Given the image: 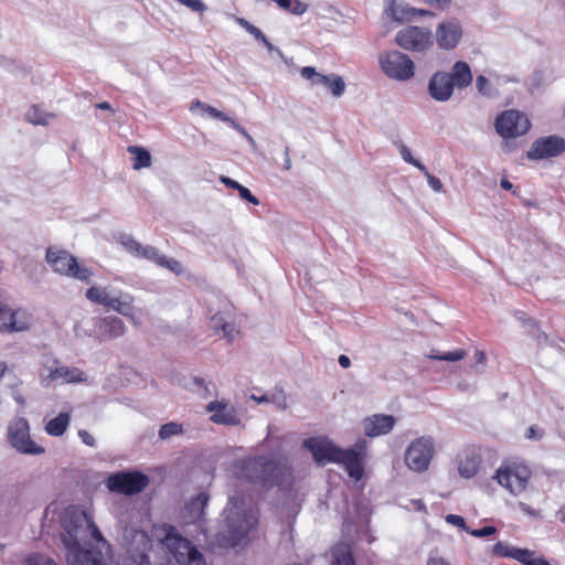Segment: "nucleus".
Listing matches in <instances>:
<instances>
[{"label":"nucleus","instance_id":"22","mask_svg":"<svg viewBox=\"0 0 565 565\" xmlns=\"http://www.w3.org/2000/svg\"><path fill=\"white\" fill-rule=\"evenodd\" d=\"M462 38V28L458 20L451 19L438 24L436 29V41L440 49H455Z\"/></svg>","mask_w":565,"mask_h":565},{"label":"nucleus","instance_id":"11","mask_svg":"<svg viewBox=\"0 0 565 565\" xmlns=\"http://www.w3.org/2000/svg\"><path fill=\"white\" fill-rule=\"evenodd\" d=\"M126 555L120 565H148V552L152 547V540L139 530L126 529L124 532Z\"/></svg>","mask_w":565,"mask_h":565},{"label":"nucleus","instance_id":"31","mask_svg":"<svg viewBox=\"0 0 565 565\" xmlns=\"http://www.w3.org/2000/svg\"><path fill=\"white\" fill-rule=\"evenodd\" d=\"M385 12L394 21H409L414 17L434 15L425 9H415L397 4L396 0H385Z\"/></svg>","mask_w":565,"mask_h":565},{"label":"nucleus","instance_id":"58","mask_svg":"<svg viewBox=\"0 0 565 565\" xmlns=\"http://www.w3.org/2000/svg\"><path fill=\"white\" fill-rule=\"evenodd\" d=\"M134 310H135V308H134V301H131V302L129 303L128 313H127V315H122V316H124V317H127V318H128V319H129L134 324H139V323H140V321H139V319L135 316Z\"/></svg>","mask_w":565,"mask_h":565},{"label":"nucleus","instance_id":"15","mask_svg":"<svg viewBox=\"0 0 565 565\" xmlns=\"http://www.w3.org/2000/svg\"><path fill=\"white\" fill-rule=\"evenodd\" d=\"M396 43L408 51L424 52L433 46V33L426 28L408 25L397 32Z\"/></svg>","mask_w":565,"mask_h":565},{"label":"nucleus","instance_id":"8","mask_svg":"<svg viewBox=\"0 0 565 565\" xmlns=\"http://www.w3.org/2000/svg\"><path fill=\"white\" fill-rule=\"evenodd\" d=\"M39 377L41 384L46 387L53 384H79L87 381V375L81 369L62 365L52 358L44 361Z\"/></svg>","mask_w":565,"mask_h":565},{"label":"nucleus","instance_id":"48","mask_svg":"<svg viewBox=\"0 0 565 565\" xmlns=\"http://www.w3.org/2000/svg\"><path fill=\"white\" fill-rule=\"evenodd\" d=\"M445 520L448 524H451L454 526H457L463 531H467L469 533V529L467 527L466 521L462 516L457 514H447L445 516Z\"/></svg>","mask_w":565,"mask_h":565},{"label":"nucleus","instance_id":"57","mask_svg":"<svg viewBox=\"0 0 565 565\" xmlns=\"http://www.w3.org/2000/svg\"><path fill=\"white\" fill-rule=\"evenodd\" d=\"M427 565H451V564L441 556L431 555L427 561Z\"/></svg>","mask_w":565,"mask_h":565},{"label":"nucleus","instance_id":"28","mask_svg":"<svg viewBox=\"0 0 565 565\" xmlns=\"http://www.w3.org/2000/svg\"><path fill=\"white\" fill-rule=\"evenodd\" d=\"M482 459L475 449H466L457 456L458 473L463 479H471L480 470Z\"/></svg>","mask_w":565,"mask_h":565},{"label":"nucleus","instance_id":"9","mask_svg":"<svg viewBox=\"0 0 565 565\" xmlns=\"http://www.w3.org/2000/svg\"><path fill=\"white\" fill-rule=\"evenodd\" d=\"M85 297L90 302L110 308L119 315H127L129 303L135 301L134 296L129 292L99 285L90 286L86 290Z\"/></svg>","mask_w":565,"mask_h":565},{"label":"nucleus","instance_id":"46","mask_svg":"<svg viewBox=\"0 0 565 565\" xmlns=\"http://www.w3.org/2000/svg\"><path fill=\"white\" fill-rule=\"evenodd\" d=\"M455 86L466 87L472 82V73H452Z\"/></svg>","mask_w":565,"mask_h":565},{"label":"nucleus","instance_id":"55","mask_svg":"<svg viewBox=\"0 0 565 565\" xmlns=\"http://www.w3.org/2000/svg\"><path fill=\"white\" fill-rule=\"evenodd\" d=\"M220 181L225 184L226 186L231 188V189H234V190H237L241 188V183H238L237 181L228 178V177H225V175H221L220 177Z\"/></svg>","mask_w":565,"mask_h":565},{"label":"nucleus","instance_id":"27","mask_svg":"<svg viewBox=\"0 0 565 565\" xmlns=\"http://www.w3.org/2000/svg\"><path fill=\"white\" fill-rule=\"evenodd\" d=\"M138 257L148 259L159 267L169 269L175 275H181L184 271L179 260L160 254L156 247L150 245H142Z\"/></svg>","mask_w":565,"mask_h":565},{"label":"nucleus","instance_id":"49","mask_svg":"<svg viewBox=\"0 0 565 565\" xmlns=\"http://www.w3.org/2000/svg\"><path fill=\"white\" fill-rule=\"evenodd\" d=\"M422 172L425 174L428 184L430 185V188L434 191L440 192L443 190V183L438 178L430 174L426 168H425V171H422Z\"/></svg>","mask_w":565,"mask_h":565},{"label":"nucleus","instance_id":"60","mask_svg":"<svg viewBox=\"0 0 565 565\" xmlns=\"http://www.w3.org/2000/svg\"><path fill=\"white\" fill-rule=\"evenodd\" d=\"M473 359L477 364H484L487 360L486 354L482 351H476Z\"/></svg>","mask_w":565,"mask_h":565},{"label":"nucleus","instance_id":"35","mask_svg":"<svg viewBox=\"0 0 565 565\" xmlns=\"http://www.w3.org/2000/svg\"><path fill=\"white\" fill-rule=\"evenodd\" d=\"M54 118L53 113L45 111L38 105L31 106L25 113V120L38 126H47Z\"/></svg>","mask_w":565,"mask_h":565},{"label":"nucleus","instance_id":"19","mask_svg":"<svg viewBox=\"0 0 565 565\" xmlns=\"http://www.w3.org/2000/svg\"><path fill=\"white\" fill-rule=\"evenodd\" d=\"M206 412L211 414L210 420L217 425L238 426L242 423L238 411L226 399L210 402Z\"/></svg>","mask_w":565,"mask_h":565},{"label":"nucleus","instance_id":"64","mask_svg":"<svg viewBox=\"0 0 565 565\" xmlns=\"http://www.w3.org/2000/svg\"><path fill=\"white\" fill-rule=\"evenodd\" d=\"M556 518L565 524V505L561 507L559 510L556 512Z\"/></svg>","mask_w":565,"mask_h":565},{"label":"nucleus","instance_id":"14","mask_svg":"<svg viewBox=\"0 0 565 565\" xmlns=\"http://www.w3.org/2000/svg\"><path fill=\"white\" fill-rule=\"evenodd\" d=\"M530 127L529 118L523 113L514 109L503 111L495 119V130L505 139L523 136Z\"/></svg>","mask_w":565,"mask_h":565},{"label":"nucleus","instance_id":"39","mask_svg":"<svg viewBox=\"0 0 565 565\" xmlns=\"http://www.w3.org/2000/svg\"><path fill=\"white\" fill-rule=\"evenodd\" d=\"M239 24L257 41L263 42L269 50H273V44L268 41L266 35L257 26L253 25L244 19H239Z\"/></svg>","mask_w":565,"mask_h":565},{"label":"nucleus","instance_id":"24","mask_svg":"<svg viewBox=\"0 0 565 565\" xmlns=\"http://www.w3.org/2000/svg\"><path fill=\"white\" fill-rule=\"evenodd\" d=\"M396 418L392 415L374 414L361 422L363 433L367 437H380L393 430Z\"/></svg>","mask_w":565,"mask_h":565},{"label":"nucleus","instance_id":"42","mask_svg":"<svg viewBox=\"0 0 565 565\" xmlns=\"http://www.w3.org/2000/svg\"><path fill=\"white\" fill-rule=\"evenodd\" d=\"M120 244L132 256L138 257L142 245L129 235L120 236Z\"/></svg>","mask_w":565,"mask_h":565},{"label":"nucleus","instance_id":"10","mask_svg":"<svg viewBox=\"0 0 565 565\" xmlns=\"http://www.w3.org/2000/svg\"><path fill=\"white\" fill-rule=\"evenodd\" d=\"M7 438L10 446L20 454L38 456L45 452V448L31 438L29 422L23 417H14L10 420Z\"/></svg>","mask_w":565,"mask_h":565},{"label":"nucleus","instance_id":"1","mask_svg":"<svg viewBox=\"0 0 565 565\" xmlns=\"http://www.w3.org/2000/svg\"><path fill=\"white\" fill-rule=\"evenodd\" d=\"M61 541L67 565H83L92 558H107L110 545L104 539L93 516L78 508H68L62 516Z\"/></svg>","mask_w":565,"mask_h":565},{"label":"nucleus","instance_id":"38","mask_svg":"<svg viewBox=\"0 0 565 565\" xmlns=\"http://www.w3.org/2000/svg\"><path fill=\"white\" fill-rule=\"evenodd\" d=\"M515 561L523 565H551L544 557L536 556L535 552L529 548H520Z\"/></svg>","mask_w":565,"mask_h":565},{"label":"nucleus","instance_id":"3","mask_svg":"<svg viewBox=\"0 0 565 565\" xmlns=\"http://www.w3.org/2000/svg\"><path fill=\"white\" fill-rule=\"evenodd\" d=\"M232 473L237 479L271 487L274 484L280 486V478L288 475V471L274 460L266 457H255L236 460L232 466Z\"/></svg>","mask_w":565,"mask_h":565},{"label":"nucleus","instance_id":"41","mask_svg":"<svg viewBox=\"0 0 565 565\" xmlns=\"http://www.w3.org/2000/svg\"><path fill=\"white\" fill-rule=\"evenodd\" d=\"M268 403L275 405L281 411H285L288 407L287 397L281 388H275L268 393Z\"/></svg>","mask_w":565,"mask_h":565},{"label":"nucleus","instance_id":"62","mask_svg":"<svg viewBox=\"0 0 565 565\" xmlns=\"http://www.w3.org/2000/svg\"><path fill=\"white\" fill-rule=\"evenodd\" d=\"M338 361H339V364H340L343 369H348V367H350V365H351V361H350L349 356H347V355H344V354H341V355L339 356V360H338Z\"/></svg>","mask_w":565,"mask_h":565},{"label":"nucleus","instance_id":"7","mask_svg":"<svg viewBox=\"0 0 565 565\" xmlns=\"http://www.w3.org/2000/svg\"><path fill=\"white\" fill-rule=\"evenodd\" d=\"M531 478L530 467L516 462L501 465L493 476L498 484L514 497H519L527 490Z\"/></svg>","mask_w":565,"mask_h":565},{"label":"nucleus","instance_id":"52","mask_svg":"<svg viewBox=\"0 0 565 565\" xmlns=\"http://www.w3.org/2000/svg\"><path fill=\"white\" fill-rule=\"evenodd\" d=\"M308 6L300 0H292L291 7L288 9V12L294 14H302L307 11Z\"/></svg>","mask_w":565,"mask_h":565},{"label":"nucleus","instance_id":"25","mask_svg":"<svg viewBox=\"0 0 565 565\" xmlns=\"http://www.w3.org/2000/svg\"><path fill=\"white\" fill-rule=\"evenodd\" d=\"M452 73H434L429 81L428 92L437 102L448 100L454 92L455 82Z\"/></svg>","mask_w":565,"mask_h":565},{"label":"nucleus","instance_id":"59","mask_svg":"<svg viewBox=\"0 0 565 565\" xmlns=\"http://www.w3.org/2000/svg\"><path fill=\"white\" fill-rule=\"evenodd\" d=\"M451 71H470V66L467 62L458 61L452 66Z\"/></svg>","mask_w":565,"mask_h":565},{"label":"nucleus","instance_id":"50","mask_svg":"<svg viewBox=\"0 0 565 565\" xmlns=\"http://www.w3.org/2000/svg\"><path fill=\"white\" fill-rule=\"evenodd\" d=\"M495 533H497V529L494 526H484L482 529L469 530V534L475 537L490 536Z\"/></svg>","mask_w":565,"mask_h":565},{"label":"nucleus","instance_id":"53","mask_svg":"<svg viewBox=\"0 0 565 565\" xmlns=\"http://www.w3.org/2000/svg\"><path fill=\"white\" fill-rule=\"evenodd\" d=\"M518 508L526 515L539 518L540 512L525 502H518Z\"/></svg>","mask_w":565,"mask_h":565},{"label":"nucleus","instance_id":"4","mask_svg":"<svg viewBox=\"0 0 565 565\" xmlns=\"http://www.w3.org/2000/svg\"><path fill=\"white\" fill-rule=\"evenodd\" d=\"M152 536L160 542L180 565H205L203 554L177 529L168 524L154 525Z\"/></svg>","mask_w":565,"mask_h":565},{"label":"nucleus","instance_id":"51","mask_svg":"<svg viewBox=\"0 0 565 565\" xmlns=\"http://www.w3.org/2000/svg\"><path fill=\"white\" fill-rule=\"evenodd\" d=\"M238 194H239L241 199H243L254 205L259 204V200L255 195H253V193L244 185H241V188L238 189Z\"/></svg>","mask_w":565,"mask_h":565},{"label":"nucleus","instance_id":"12","mask_svg":"<svg viewBox=\"0 0 565 565\" xmlns=\"http://www.w3.org/2000/svg\"><path fill=\"white\" fill-rule=\"evenodd\" d=\"M148 483V477L137 471H119L105 481L109 491L127 495L141 492Z\"/></svg>","mask_w":565,"mask_h":565},{"label":"nucleus","instance_id":"2","mask_svg":"<svg viewBox=\"0 0 565 565\" xmlns=\"http://www.w3.org/2000/svg\"><path fill=\"white\" fill-rule=\"evenodd\" d=\"M226 529L218 534L224 546H236L257 524V516L244 497L231 495L223 512Z\"/></svg>","mask_w":565,"mask_h":565},{"label":"nucleus","instance_id":"26","mask_svg":"<svg viewBox=\"0 0 565 565\" xmlns=\"http://www.w3.org/2000/svg\"><path fill=\"white\" fill-rule=\"evenodd\" d=\"M209 502V495L200 492L191 498L181 510V519L184 524H196L203 520L204 509Z\"/></svg>","mask_w":565,"mask_h":565},{"label":"nucleus","instance_id":"34","mask_svg":"<svg viewBox=\"0 0 565 565\" xmlns=\"http://www.w3.org/2000/svg\"><path fill=\"white\" fill-rule=\"evenodd\" d=\"M71 422V414L68 412L60 413L56 417L50 419L45 425V431L53 437L62 436Z\"/></svg>","mask_w":565,"mask_h":565},{"label":"nucleus","instance_id":"47","mask_svg":"<svg viewBox=\"0 0 565 565\" xmlns=\"http://www.w3.org/2000/svg\"><path fill=\"white\" fill-rule=\"evenodd\" d=\"M180 4H183L194 12L203 13L206 10V6L201 0H177Z\"/></svg>","mask_w":565,"mask_h":565},{"label":"nucleus","instance_id":"18","mask_svg":"<svg viewBox=\"0 0 565 565\" xmlns=\"http://www.w3.org/2000/svg\"><path fill=\"white\" fill-rule=\"evenodd\" d=\"M367 448L366 439H359L352 447L343 449V468L351 479L360 481L364 475L363 461Z\"/></svg>","mask_w":565,"mask_h":565},{"label":"nucleus","instance_id":"43","mask_svg":"<svg viewBox=\"0 0 565 565\" xmlns=\"http://www.w3.org/2000/svg\"><path fill=\"white\" fill-rule=\"evenodd\" d=\"M181 431V425L171 422L161 426V428L159 429V437L161 439H168L174 435L180 434Z\"/></svg>","mask_w":565,"mask_h":565},{"label":"nucleus","instance_id":"13","mask_svg":"<svg viewBox=\"0 0 565 565\" xmlns=\"http://www.w3.org/2000/svg\"><path fill=\"white\" fill-rule=\"evenodd\" d=\"M315 461L321 466L329 462H335L343 466V448L337 446L332 440L327 437H311L303 441Z\"/></svg>","mask_w":565,"mask_h":565},{"label":"nucleus","instance_id":"32","mask_svg":"<svg viewBox=\"0 0 565 565\" xmlns=\"http://www.w3.org/2000/svg\"><path fill=\"white\" fill-rule=\"evenodd\" d=\"M382 71H414V63L409 56L399 51H390L380 56Z\"/></svg>","mask_w":565,"mask_h":565},{"label":"nucleus","instance_id":"16","mask_svg":"<svg viewBox=\"0 0 565 565\" xmlns=\"http://www.w3.org/2000/svg\"><path fill=\"white\" fill-rule=\"evenodd\" d=\"M34 324L32 311L26 307H11L6 303L0 332L20 333L29 331Z\"/></svg>","mask_w":565,"mask_h":565},{"label":"nucleus","instance_id":"44","mask_svg":"<svg viewBox=\"0 0 565 565\" xmlns=\"http://www.w3.org/2000/svg\"><path fill=\"white\" fill-rule=\"evenodd\" d=\"M398 150L402 159L405 162L416 167L419 171H425V166L412 156V152L407 146L401 145Z\"/></svg>","mask_w":565,"mask_h":565},{"label":"nucleus","instance_id":"23","mask_svg":"<svg viewBox=\"0 0 565 565\" xmlns=\"http://www.w3.org/2000/svg\"><path fill=\"white\" fill-rule=\"evenodd\" d=\"M312 86H320L334 97H340L345 89L343 78L337 73H302Z\"/></svg>","mask_w":565,"mask_h":565},{"label":"nucleus","instance_id":"6","mask_svg":"<svg viewBox=\"0 0 565 565\" xmlns=\"http://www.w3.org/2000/svg\"><path fill=\"white\" fill-rule=\"evenodd\" d=\"M46 262L61 276L74 278L86 284L90 282L93 277L92 269L79 264L67 250L53 247L47 248Z\"/></svg>","mask_w":565,"mask_h":565},{"label":"nucleus","instance_id":"5","mask_svg":"<svg viewBox=\"0 0 565 565\" xmlns=\"http://www.w3.org/2000/svg\"><path fill=\"white\" fill-rule=\"evenodd\" d=\"M436 456V441L433 436L423 435L409 441L404 451L406 468L416 473L426 472Z\"/></svg>","mask_w":565,"mask_h":565},{"label":"nucleus","instance_id":"20","mask_svg":"<svg viewBox=\"0 0 565 565\" xmlns=\"http://www.w3.org/2000/svg\"><path fill=\"white\" fill-rule=\"evenodd\" d=\"M565 150V140L558 136H548L540 138L532 143L527 151V158L531 160H544L557 157Z\"/></svg>","mask_w":565,"mask_h":565},{"label":"nucleus","instance_id":"29","mask_svg":"<svg viewBox=\"0 0 565 565\" xmlns=\"http://www.w3.org/2000/svg\"><path fill=\"white\" fill-rule=\"evenodd\" d=\"M97 335L100 341H108L125 334L126 326L124 321L114 316L104 317L97 321Z\"/></svg>","mask_w":565,"mask_h":565},{"label":"nucleus","instance_id":"30","mask_svg":"<svg viewBox=\"0 0 565 565\" xmlns=\"http://www.w3.org/2000/svg\"><path fill=\"white\" fill-rule=\"evenodd\" d=\"M190 110L194 114H200L202 117H211L215 119H220L224 122H228L234 129L239 131L242 135H244L250 142H254L253 138L249 136V134L241 127L235 120L230 118L224 113L217 110L216 108L206 105L200 100L193 102L190 106Z\"/></svg>","mask_w":565,"mask_h":565},{"label":"nucleus","instance_id":"56","mask_svg":"<svg viewBox=\"0 0 565 565\" xmlns=\"http://www.w3.org/2000/svg\"><path fill=\"white\" fill-rule=\"evenodd\" d=\"M391 78L398 81V82H406L412 78L414 73H387Z\"/></svg>","mask_w":565,"mask_h":565},{"label":"nucleus","instance_id":"61","mask_svg":"<svg viewBox=\"0 0 565 565\" xmlns=\"http://www.w3.org/2000/svg\"><path fill=\"white\" fill-rule=\"evenodd\" d=\"M250 398L258 404L268 403V393L263 394V395L253 394V395H250Z\"/></svg>","mask_w":565,"mask_h":565},{"label":"nucleus","instance_id":"33","mask_svg":"<svg viewBox=\"0 0 565 565\" xmlns=\"http://www.w3.org/2000/svg\"><path fill=\"white\" fill-rule=\"evenodd\" d=\"M127 151L131 156L132 169L141 170L150 168L152 164V158L150 152L141 146H129Z\"/></svg>","mask_w":565,"mask_h":565},{"label":"nucleus","instance_id":"54","mask_svg":"<svg viewBox=\"0 0 565 565\" xmlns=\"http://www.w3.org/2000/svg\"><path fill=\"white\" fill-rule=\"evenodd\" d=\"M78 436L85 445L90 447L95 446V438L87 430H79Z\"/></svg>","mask_w":565,"mask_h":565},{"label":"nucleus","instance_id":"21","mask_svg":"<svg viewBox=\"0 0 565 565\" xmlns=\"http://www.w3.org/2000/svg\"><path fill=\"white\" fill-rule=\"evenodd\" d=\"M514 81L504 73H486L476 78L478 92L488 98H494L504 89V86Z\"/></svg>","mask_w":565,"mask_h":565},{"label":"nucleus","instance_id":"45","mask_svg":"<svg viewBox=\"0 0 565 565\" xmlns=\"http://www.w3.org/2000/svg\"><path fill=\"white\" fill-rule=\"evenodd\" d=\"M22 565H57L52 558L43 554H32L23 561Z\"/></svg>","mask_w":565,"mask_h":565},{"label":"nucleus","instance_id":"63","mask_svg":"<svg viewBox=\"0 0 565 565\" xmlns=\"http://www.w3.org/2000/svg\"><path fill=\"white\" fill-rule=\"evenodd\" d=\"M95 107L98 108V109H102V110L114 113V109H113L111 105L108 102L98 103V104L95 105Z\"/></svg>","mask_w":565,"mask_h":565},{"label":"nucleus","instance_id":"17","mask_svg":"<svg viewBox=\"0 0 565 565\" xmlns=\"http://www.w3.org/2000/svg\"><path fill=\"white\" fill-rule=\"evenodd\" d=\"M210 328L228 341H234L239 331L235 324V315L232 305L223 302L221 307L213 312L211 310Z\"/></svg>","mask_w":565,"mask_h":565},{"label":"nucleus","instance_id":"36","mask_svg":"<svg viewBox=\"0 0 565 565\" xmlns=\"http://www.w3.org/2000/svg\"><path fill=\"white\" fill-rule=\"evenodd\" d=\"M331 565H354L350 547L347 544L335 545L331 551Z\"/></svg>","mask_w":565,"mask_h":565},{"label":"nucleus","instance_id":"37","mask_svg":"<svg viewBox=\"0 0 565 565\" xmlns=\"http://www.w3.org/2000/svg\"><path fill=\"white\" fill-rule=\"evenodd\" d=\"M521 547L511 545L504 541H498L491 547V554L495 557L512 558L515 559L516 554Z\"/></svg>","mask_w":565,"mask_h":565},{"label":"nucleus","instance_id":"40","mask_svg":"<svg viewBox=\"0 0 565 565\" xmlns=\"http://www.w3.org/2000/svg\"><path fill=\"white\" fill-rule=\"evenodd\" d=\"M466 356V351L462 349H458L455 351L446 352V353H430L428 355L429 359L447 361V362H457L462 360Z\"/></svg>","mask_w":565,"mask_h":565}]
</instances>
